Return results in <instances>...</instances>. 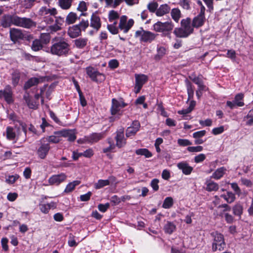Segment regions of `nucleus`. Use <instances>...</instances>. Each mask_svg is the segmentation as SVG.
Wrapping results in <instances>:
<instances>
[{
    "mask_svg": "<svg viewBox=\"0 0 253 253\" xmlns=\"http://www.w3.org/2000/svg\"><path fill=\"white\" fill-rule=\"evenodd\" d=\"M38 14L46 24H51L54 21L53 17L57 14V11L54 7L43 6L40 8Z\"/></svg>",
    "mask_w": 253,
    "mask_h": 253,
    "instance_id": "1",
    "label": "nucleus"
},
{
    "mask_svg": "<svg viewBox=\"0 0 253 253\" xmlns=\"http://www.w3.org/2000/svg\"><path fill=\"white\" fill-rule=\"evenodd\" d=\"M69 49V44L67 42L61 40L51 46L50 53L53 55L62 56L67 54Z\"/></svg>",
    "mask_w": 253,
    "mask_h": 253,
    "instance_id": "2",
    "label": "nucleus"
},
{
    "mask_svg": "<svg viewBox=\"0 0 253 253\" xmlns=\"http://www.w3.org/2000/svg\"><path fill=\"white\" fill-rule=\"evenodd\" d=\"M211 236L213 238L212 251L216 252L223 250L225 246L223 235L217 232H214L211 233Z\"/></svg>",
    "mask_w": 253,
    "mask_h": 253,
    "instance_id": "3",
    "label": "nucleus"
},
{
    "mask_svg": "<svg viewBox=\"0 0 253 253\" xmlns=\"http://www.w3.org/2000/svg\"><path fill=\"white\" fill-rule=\"evenodd\" d=\"M173 25L171 22H162L158 21L153 25V29L156 32L168 34L173 28Z\"/></svg>",
    "mask_w": 253,
    "mask_h": 253,
    "instance_id": "4",
    "label": "nucleus"
},
{
    "mask_svg": "<svg viewBox=\"0 0 253 253\" xmlns=\"http://www.w3.org/2000/svg\"><path fill=\"white\" fill-rule=\"evenodd\" d=\"M64 23L63 18L61 17H55V23L53 25L49 26L46 28V26L40 25L38 27L39 30H46L49 33L56 32L61 29V26Z\"/></svg>",
    "mask_w": 253,
    "mask_h": 253,
    "instance_id": "5",
    "label": "nucleus"
},
{
    "mask_svg": "<svg viewBox=\"0 0 253 253\" xmlns=\"http://www.w3.org/2000/svg\"><path fill=\"white\" fill-rule=\"evenodd\" d=\"M156 36V35L154 33L143 29L137 31L135 33V37H140V40L143 42H151L155 40Z\"/></svg>",
    "mask_w": 253,
    "mask_h": 253,
    "instance_id": "6",
    "label": "nucleus"
},
{
    "mask_svg": "<svg viewBox=\"0 0 253 253\" xmlns=\"http://www.w3.org/2000/svg\"><path fill=\"white\" fill-rule=\"evenodd\" d=\"M86 73L90 79L94 82H102L105 79L104 75L99 73L92 67H87L86 69Z\"/></svg>",
    "mask_w": 253,
    "mask_h": 253,
    "instance_id": "7",
    "label": "nucleus"
},
{
    "mask_svg": "<svg viewBox=\"0 0 253 253\" xmlns=\"http://www.w3.org/2000/svg\"><path fill=\"white\" fill-rule=\"evenodd\" d=\"M117 183L116 178L114 176H110L107 179H99L94 184V187L96 189H99L110 184Z\"/></svg>",
    "mask_w": 253,
    "mask_h": 253,
    "instance_id": "8",
    "label": "nucleus"
},
{
    "mask_svg": "<svg viewBox=\"0 0 253 253\" xmlns=\"http://www.w3.org/2000/svg\"><path fill=\"white\" fill-rule=\"evenodd\" d=\"M135 85L134 92L138 93L140 91L143 84L147 81L148 77L144 74H135Z\"/></svg>",
    "mask_w": 253,
    "mask_h": 253,
    "instance_id": "9",
    "label": "nucleus"
},
{
    "mask_svg": "<svg viewBox=\"0 0 253 253\" xmlns=\"http://www.w3.org/2000/svg\"><path fill=\"white\" fill-rule=\"evenodd\" d=\"M133 24L134 21L132 19L127 21V17L124 15L120 18L119 28L121 30L123 31L124 33H126L133 26Z\"/></svg>",
    "mask_w": 253,
    "mask_h": 253,
    "instance_id": "10",
    "label": "nucleus"
},
{
    "mask_svg": "<svg viewBox=\"0 0 253 253\" xmlns=\"http://www.w3.org/2000/svg\"><path fill=\"white\" fill-rule=\"evenodd\" d=\"M67 175L64 173H61L58 174H54L50 176L48 182L50 185H59L62 182H63L67 179Z\"/></svg>",
    "mask_w": 253,
    "mask_h": 253,
    "instance_id": "11",
    "label": "nucleus"
},
{
    "mask_svg": "<svg viewBox=\"0 0 253 253\" xmlns=\"http://www.w3.org/2000/svg\"><path fill=\"white\" fill-rule=\"evenodd\" d=\"M103 137V135L101 133H92L89 136H85L83 139H81L78 140L79 143H94L98 142L99 140L101 139Z\"/></svg>",
    "mask_w": 253,
    "mask_h": 253,
    "instance_id": "12",
    "label": "nucleus"
},
{
    "mask_svg": "<svg viewBox=\"0 0 253 253\" xmlns=\"http://www.w3.org/2000/svg\"><path fill=\"white\" fill-rule=\"evenodd\" d=\"M126 104L122 100H117L113 99L112 100V107L111 108V112L112 115L117 114L121 109L125 107Z\"/></svg>",
    "mask_w": 253,
    "mask_h": 253,
    "instance_id": "13",
    "label": "nucleus"
},
{
    "mask_svg": "<svg viewBox=\"0 0 253 253\" xmlns=\"http://www.w3.org/2000/svg\"><path fill=\"white\" fill-rule=\"evenodd\" d=\"M4 97L5 100L10 103L13 102L12 92L9 85L6 86L3 90H0V98Z\"/></svg>",
    "mask_w": 253,
    "mask_h": 253,
    "instance_id": "14",
    "label": "nucleus"
},
{
    "mask_svg": "<svg viewBox=\"0 0 253 253\" xmlns=\"http://www.w3.org/2000/svg\"><path fill=\"white\" fill-rule=\"evenodd\" d=\"M140 124L137 121H134L132 122L130 126L128 127L126 130V136L128 137L134 135L139 130Z\"/></svg>",
    "mask_w": 253,
    "mask_h": 253,
    "instance_id": "15",
    "label": "nucleus"
},
{
    "mask_svg": "<svg viewBox=\"0 0 253 253\" xmlns=\"http://www.w3.org/2000/svg\"><path fill=\"white\" fill-rule=\"evenodd\" d=\"M115 139L116 141V145L118 147L121 148L126 145V141L124 137L123 129H121L117 132Z\"/></svg>",
    "mask_w": 253,
    "mask_h": 253,
    "instance_id": "16",
    "label": "nucleus"
},
{
    "mask_svg": "<svg viewBox=\"0 0 253 253\" xmlns=\"http://www.w3.org/2000/svg\"><path fill=\"white\" fill-rule=\"evenodd\" d=\"M57 134L60 135L61 137H67L70 141H74L76 138V134L74 130L71 129H65L58 131Z\"/></svg>",
    "mask_w": 253,
    "mask_h": 253,
    "instance_id": "17",
    "label": "nucleus"
},
{
    "mask_svg": "<svg viewBox=\"0 0 253 253\" xmlns=\"http://www.w3.org/2000/svg\"><path fill=\"white\" fill-rule=\"evenodd\" d=\"M10 37L12 41L15 42L19 39H22L24 35L20 30L13 28L10 30Z\"/></svg>",
    "mask_w": 253,
    "mask_h": 253,
    "instance_id": "18",
    "label": "nucleus"
},
{
    "mask_svg": "<svg viewBox=\"0 0 253 253\" xmlns=\"http://www.w3.org/2000/svg\"><path fill=\"white\" fill-rule=\"evenodd\" d=\"M177 168L182 170L183 174L185 175L190 174L192 171L193 169L186 162H181L177 164Z\"/></svg>",
    "mask_w": 253,
    "mask_h": 253,
    "instance_id": "19",
    "label": "nucleus"
},
{
    "mask_svg": "<svg viewBox=\"0 0 253 253\" xmlns=\"http://www.w3.org/2000/svg\"><path fill=\"white\" fill-rule=\"evenodd\" d=\"M101 25L99 17L96 14L93 13L90 18V26L97 31L101 27Z\"/></svg>",
    "mask_w": 253,
    "mask_h": 253,
    "instance_id": "20",
    "label": "nucleus"
},
{
    "mask_svg": "<svg viewBox=\"0 0 253 253\" xmlns=\"http://www.w3.org/2000/svg\"><path fill=\"white\" fill-rule=\"evenodd\" d=\"M81 34V28L78 25L70 27L68 31V35L72 38H75L79 36Z\"/></svg>",
    "mask_w": 253,
    "mask_h": 253,
    "instance_id": "21",
    "label": "nucleus"
},
{
    "mask_svg": "<svg viewBox=\"0 0 253 253\" xmlns=\"http://www.w3.org/2000/svg\"><path fill=\"white\" fill-rule=\"evenodd\" d=\"M50 149L49 145L48 144H42L38 150V154L41 159H44L48 153Z\"/></svg>",
    "mask_w": 253,
    "mask_h": 253,
    "instance_id": "22",
    "label": "nucleus"
},
{
    "mask_svg": "<svg viewBox=\"0 0 253 253\" xmlns=\"http://www.w3.org/2000/svg\"><path fill=\"white\" fill-rule=\"evenodd\" d=\"M191 20L189 18L183 19L181 21V27L188 33L189 35L193 32V29L190 25Z\"/></svg>",
    "mask_w": 253,
    "mask_h": 253,
    "instance_id": "23",
    "label": "nucleus"
},
{
    "mask_svg": "<svg viewBox=\"0 0 253 253\" xmlns=\"http://www.w3.org/2000/svg\"><path fill=\"white\" fill-rule=\"evenodd\" d=\"M189 78L191 81L198 85V88H199V89H206V87L203 84L202 77H196L195 75H192L189 77Z\"/></svg>",
    "mask_w": 253,
    "mask_h": 253,
    "instance_id": "24",
    "label": "nucleus"
},
{
    "mask_svg": "<svg viewBox=\"0 0 253 253\" xmlns=\"http://www.w3.org/2000/svg\"><path fill=\"white\" fill-rule=\"evenodd\" d=\"M170 9V8L168 4H162L157 9L156 11V14L158 16H162L168 13Z\"/></svg>",
    "mask_w": 253,
    "mask_h": 253,
    "instance_id": "25",
    "label": "nucleus"
},
{
    "mask_svg": "<svg viewBox=\"0 0 253 253\" xmlns=\"http://www.w3.org/2000/svg\"><path fill=\"white\" fill-rule=\"evenodd\" d=\"M205 19V16L199 14L193 19L192 23L193 26L196 28L202 26L204 24Z\"/></svg>",
    "mask_w": 253,
    "mask_h": 253,
    "instance_id": "26",
    "label": "nucleus"
},
{
    "mask_svg": "<svg viewBox=\"0 0 253 253\" xmlns=\"http://www.w3.org/2000/svg\"><path fill=\"white\" fill-rule=\"evenodd\" d=\"M81 182L79 180H75L69 183L66 186L64 192L65 193H69L72 192L75 188L76 186L79 185Z\"/></svg>",
    "mask_w": 253,
    "mask_h": 253,
    "instance_id": "27",
    "label": "nucleus"
},
{
    "mask_svg": "<svg viewBox=\"0 0 253 253\" xmlns=\"http://www.w3.org/2000/svg\"><path fill=\"white\" fill-rule=\"evenodd\" d=\"M13 16L6 15L3 16L1 20V25L4 27H8L12 24Z\"/></svg>",
    "mask_w": 253,
    "mask_h": 253,
    "instance_id": "28",
    "label": "nucleus"
},
{
    "mask_svg": "<svg viewBox=\"0 0 253 253\" xmlns=\"http://www.w3.org/2000/svg\"><path fill=\"white\" fill-rule=\"evenodd\" d=\"M33 26H36V23L31 19L25 17L22 18L20 27L30 28Z\"/></svg>",
    "mask_w": 253,
    "mask_h": 253,
    "instance_id": "29",
    "label": "nucleus"
},
{
    "mask_svg": "<svg viewBox=\"0 0 253 253\" xmlns=\"http://www.w3.org/2000/svg\"><path fill=\"white\" fill-rule=\"evenodd\" d=\"M221 197L223 198L227 203H232L235 200V196L232 192L227 191L226 194H222Z\"/></svg>",
    "mask_w": 253,
    "mask_h": 253,
    "instance_id": "30",
    "label": "nucleus"
},
{
    "mask_svg": "<svg viewBox=\"0 0 253 253\" xmlns=\"http://www.w3.org/2000/svg\"><path fill=\"white\" fill-rule=\"evenodd\" d=\"M226 169L221 167L217 169L212 174V177L215 179H219L222 177L225 173Z\"/></svg>",
    "mask_w": 253,
    "mask_h": 253,
    "instance_id": "31",
    "label": "nucleus"
},
{
    "mask_svg": "<svg viewBox=\"0 0 253 253\" xmlns=\"http://www.w3.org/2000/svg\"><path fill=\"white\" fill-rule=\"evenodd\" d=\"M219 188V186L216 183L209 181L206 182V190L208 191L211 192L213 191H217Z\"/></svg>",
    "mask_w": 253,
    "mask_h": 253,
    "instance_id": "32",
    "label": "nucleus"
},
{
    "mask_svg": "<svg viewBox=\"0 0 253 253\" xmlns=\"http://www.w3.org/2000/svg\"><path fill=\"white\" fill-rule=\"evenodd\" d=\"M164 228L166 233L171 234L175 230L176 226L173 223L168 221Z\"/></svg>",
    "mask_w": 253,
    "mask_h": 253,
    "instance_id": "33",
    "label": "nucleus"
},
{
    "mask_svg": "<svg viewBox=\"0 0 253 253\" xmlns=\"http://www.w3.org/2000/svg\"><path fill=\"white\" fill-rule=\"evenodd\" d=\"M135 153L138 155H143L146 158H150L152 156L151 152L146 148L138 149L135 151Z\"/></svg>",
    "mask_w": 253,
    "mask_h": 253,
    "instance_id": "34",
    "label": "nucleus"
},
{
    "mask_svg": "<svg viewBox=\"0 0 253 253\" xmlns=\"http://www.w3.org/2000/svg\"><path fill=\"white\" fill-rule=\"evenodd\" d=\"M77 19V15L75 13L70 12L67 16L66 18V22L68 24H72L74 23Z\"/></svg>",
    "mask_w": 253,
    "mask_h": 253,
    "instance_id": "35",
    "label": "nucleus"
},
{
    "mask_svg": "<svg viewBox=\"0 0 253 253\" xmlns=\"http://www.w3.org/2000/svg\"><path fill=\"white\" fill-rule=\"evenodd\" d=\"M174 34L180 38L187 37L189 35L187 32H186L184 29L182 27L179 28H175L174 30Z\"/></svg>",
    "mask_w": 253,
    "mask_h": 253,
    "instance_id": "36",
    "label": "nucleus"
},
{
    "mask_svg": "<svg viewBox=\"0 0 253 253\" xmlns=\"http://www.w3.org/2000/svg\"><path fill=\"white\" fill-rule=\"evenodd\" d=\"M39 83V79L37 78H32L29 80L25 84L24 87L26 89L29 88L32 86L37 85Z\"/></svg>",
    "mask_w": 253,
    "mask_h": 253,
    "instance_id": "37",
    "label": "nucleus"
},
{
    "mask_svg": "<svg viewBox=\"0 0 253 253\" xmlns=\"http://www.w3.org/2000/svg\"><path fill=\"white\" fill-rule=\"evenodd\" d=\"M31 48L33 50L37 51L42 48V44L40 40H35L32 44Z\"/></svg>",
    "mask_w": 253,
    "mask_h": 253,
    "instance_id": "38",
    "label": "nucleus"
},
{
    "mask_svg": "<svg viewBox=\"0 0 253 253\" xmlns=\"http://www.w3.org/2000/svg\"><path fill=\"white\" fill-rule=\"evenodd\" d=\"M87 42V39L85 38H79L75 41V44L76 46L80 48L84 47Z\"/></svg>",
    "mask_w": 253,
    "mask_h": 253,
    "instance_id": "39",
    "label": "nucleus"
},
{
    "mask_svg": "<svg viewBox=\"0 0 253 253\" xmlns=\"http://www.w3.org/2000/svg\"><path fill=\"white\" fill-rule=\"evenodd\" d=\"M72 0H59V4L63 9H68L71 6Z\"/></svg>",
    "mask_w": 253,
    "mask_h": 253,
    "instance_id": "40",
    "label": "nucleus"
},
{
    "mask_svg": "<svg viewBox=\"0 0 253 253\" xmlns=\"http://www.w3.org/2000/svg\"><path fill=\"white\" fill-rule=\"evenodd\" d=\"M180 11L178 8H173L171 11V16L172 19L176 22H178L180 18Z\"/></svg>",
    "mask_w": 253,
    "mask_h": 253,
    "instance_id": "41",
    "label": "nucleus"
},
{
    "mask_svg": "<svg viewBox=\"0 0 253 253\" xmlns=\"http://www.w3.org/2000/svg\"><path fill=\"white\" fill-rule=\"evenodd\" d=\"M57 133H58V131L57 132H55L54 133V135H51V136H48L46 138V140L48 142H51V143H56L59 142L60 141L61 135H59V134H57Z\"/></svg>",
    "mask_w": 253,
    "mask_h": 253,
    "instance_id": "42",
    "label": "nucleus"
},
{
    "mask_svg": "<svg viewBox=\"0 0 253 253\" xmlns=\"http://www.w3.org/2000/svg\"><path fill=\"white\" fill-rule=\"evenodd\" d=\"M196 104V102L194 101H192L190 102L189 107L186 109H183L182 110H180L178 112V114H187L192 111V110L194 108Z\"/></svg>",
    "mask_w": 253,
    "mask_h": 253,
    "instance_id": "43",
    "label": "nucleus"
},
{
    "mask_svg": "<svg viewBox=\"0 0 253 253\" xmlns=\"http://www.w3.org/2000/svg\"><path fill=\"white\" fill-rule=\"evenodd\" d=\"M50 40V36L49 33H42L40 36V41L43 44L48 43Z\"/></svg>",
    "mask_w": 253,
    "mask_h": 253,
    "instance_id": "44",
    "label": "nucleus"
},
{
    "mask_svg": "<svg viewBox=\"0 0 253 253\" xmlns=\"http://www.w3.org/2000/svg\"><path fill=\"white\" fill-rule=\"evenodd\" d=\"M233 211L235 215L240 216L243 213V207L239 204H236L233 207Z\"/></svg>",
    "mask_w": 253,
    "mask_h": 253,
    "instance_id": "45",
    "label": "nucleus"
},
{
    "mask_svg": "<svg viewBox=\"0 0 253 253\" xmlns=\"http://www.w3.org/2000/svg\"><path fill=\"white\" fill-rule=\"evenodd\" d=\"M243 98V95L242 94H238L236 95L234 101L237 106L242 107L244 105V102L242 101Z\"/></svg>",
    "mask_w": 253,
    "mask_h": 253,
    "instance_id": "46",
    "label": "nucleus"
},
{
    "mask_svg": "<svg viewBox=\"0 0 253 253\" xmlns=\"http://www.w3.org/2000/svg\"><path fill=\"white\" fill-rule=\"evenodd\" d=\"M173 205V199L171 197H167L163 203V207L165 209H169Z\"/></svg>",
    "mask_w": 253,
    "mask_h": 253,
    "instance_id": "47",
    "label": "nucleus"
},
{
    "mask_svg": "<svg viewBox=\"0 0 253 253\" xmlns=\"http://www.w3.org/2000/svg\"><path fill=\"white\" fill-rule=\"evenodd\" d=\"M119 17L118 13L115 10H111L109 13V20L110 22H113L114 20L118 19Z\"/></svg>",
    "mask_w": 253,
    "mask_h": 253,
    "instance_id": "48",
    "label": "nucleus"
},
{
    "mask_svg": "<svg viewBox=\"0 0 253 253\" xmlns=\"http://www.w3.org/2000/svg\"><path fill=\"white\" fill-rule=\"evenodd\" d=\"M187 88V92L188 94V99H190L192 98L194 95V88L192 85L188 81L186 82Z\"/></svg>",
    "mask_w": 253,
    "mask_h": 253,
    "instance_id": "49",
    "label": "nucleus"
},
{
    "mask_svg": "<svg viewBox=\"0 0 253 253\" xmlns=\"http://www.w3.org/2000/svg\"><path fill=\"white\" fill-rule=\"evenodd\" d=\"M158 4L157 2L153 1L147 5V8L151 12H154L157 10Z\"/></svg>",
    "mask_w": 253,
    "mask_h": 253,
    "instance_id": "50",
    "label": "nucleus"
},
{
    "mask_svg": "<svg viewBox=\"0 0 253 253\" xmlns=\"http://www.w3.org/2000/svg\"><path fill=\"white\" fill-rule=\"evenodd\" d=\"M6 137L7 139L12 140L15 137V133L13 131V128L8 127L6 129Z\"/></svg>",
    "mask_w": 253,
    "mask_h": 253,
    "instance_id": "51",
    "label": "nucleus"
},
{
    "mask_svg": "<svg viewBox=\"0 0 253 253\" xmlns=\"http://www.w3.org/2000/svg\"><path fill=\"white\" fill-rule=\"evenodd\" d=\"M117 22H114L113 24L108 25L107 26V28L108 30L112 34H116L118 32V30L116 27V24Z\"/></svg>",
    "mask_w": 253,
    "mask_h": 253,
    "instance_id": "52",
    "label": "nucleus"
},
{
    "mask_svg": "<svg viewBox=\"0 0 253 253\" xmlns=\"http://www.w3.org/2000/svg\"><path fill=\"white\" fill-rule=\"evenodd\" d=\"M166 52V50L164 47H160L157 49V54L156 55V59H161Z\"/></svg>",
    "mask_w": 253,
    "mask_h": 253,
    "instance_id": "53",
    "label": "nucleus"
},
{
    "mask_svg": "<svg viewBox=\"0 0 253 253\" xmlns=\"http://www.w3.org/2000/svg\"><path fill=\"white\" fill-rule=\"evenodd\" d=\"M68 244L71 247H76L78 245V243L75 240V236L72 234L69 235Z\"/></svg>",
    "mask_w": 253,
    "mask_h": 253,
    "instance_id": "54",
    "label": "nucleus"
},
{
    "mask_svg": "<svg viewBox=\"0 0 253 253\" xmlns=\"http://www.w3.org/2000/svg\"><path fill=\"white\" fill-rule=\"evenodd\" d=\"M177 143L181 146H186L192 145V142H191L189 140L186 139H178Z\"/></svg>",
    "mask_w": 253,
    "mask_h": 253,
    "instance_id": "55",
    "label": "nucleus"
},
{
    "mask_svg": "<svg viewBox=\"0 0 253 253\" xmlns=\"http://www.w3.org/2000/svg\"><path fill=\"white\" fill-rule=\"evenodd\" d=\"M203 147L201 146H190L187 148V150L190 152H200L203 150Z\"/></svg>",
    "mask_w": 253,
    "mask_h": 253,
    "instance_id": "56",
    "label": "nucleus"
},
{
    "mask_svg": "<svg viewBox=\"0 0 253 253\" xmlns=\"http://www.w3.org/2000/svg\"><path fill=\"white\" fill-rule=\"evenodd\" d=\"M19 178V175L15 174L14 175H10L6 179V182L9 184L14 183Z\"/></svg>",
    "mask_w": 253,
    "mask_h": 253,
    "instance_id": "57",
    "label": "nucleus"
},
{
    "mask_svg": "<svg viewBox=\"0 0 253 253\" xmlns=\"http://www.w3.org/2000/svg\"><path fill=\"white\" fill-rule=\"evenodd\" d=\"M224 130V127L223 126H220L219 127H215L212 129V133L214 135H218L222 133Z\"/></svg>",
    "mask_w": 253,
    "mask_h": 253,
    "instance_id": "58",
    "label": "nucleus"
},
{
    "mask_svg": "<svg viewBox=\"0 0 253 253\" xmlns=\"http://www.w3.org/2000/svg\"><path fill=\"white\" fill-rule=\"evenodd\" d=\"M22 18L17 16H13L12 24L20 27Z\"/></svg>",
    "mask_w": 253,
    "mask_h": 253,
    "instance_id": "59",
    "label": "nucleus"
},
{
    "mask_svg": "<svg viewBox=\"0 0 253 253\" xmlns=\"http://www.w3.org/2000/svg\"><path fill=\"white\" fill-rule=\"evenodd\" d=\"M206 159V155L204 154H200L194 158V161L196 163H199L204 161Z\"/></svg>",
    "mask_w": 253,
    "mask_h": 253,
    "instance_id": "60",
    "label": "nucleus"
},
{
    "mask_svg": "<svg viewBox=\"0 0 253 253\" xmlns=\"http://www.w3.org/2000/svg\"><path fill=\"white\" fill-rule=\"evenodd\" d=\"M246 118L248 119L247 125L251 126L253 124V114L252 111H249Z\"/></svg>",
    "mask_w": 253,
    "mask_h": 253,
    "instance_id": "61",
    "label": "nucleus"
},
{
    "mask_svg": "<svg viewBox=\"0 0 253 253\" xmlns=\"http://www.w3.org/2000/svg\"><path fill=\"white\" fill-rule=\"evenodd\" d=\"M77 9L81 12L85 11L87 10L86 3L84 1H81L79 4Z\"/></svg>",
    "mask_w": 253,
    "mask_h": 253,
    "instance_id": "62",
    "label": "nucleus"
},
{
    "mask_svg": "<svg viewBox=\"0 0 253 253\" xmlns=\"http://www.w3.org/2000/svg\"><path fill=\"white\" fill-rule=\"evenodd\" d=\"M50 209L49 204H42L40 206L41 211L44 213H47Z\"/></svg>",
    "mask_w": 253,
    "mask_h": 253,
    "instance_id": "63",
    "label": "nucleus"
},
{
    "mask_svg": "<svg viewBox=\"0 0 253 253\" xmlns=\"http://www.w3.org/2000/svg\"><path fill=\"white\" fill-rule=\"evenodd\" d=\"M206 131L205 130L198 131L193 134V136L195 138H200L206 134Z\"/></svg>",
    "mask_w": 253,
    "mask_h": 253,
    "instance_id": "64",
    "label": "nucleus"
}]
</instances>
